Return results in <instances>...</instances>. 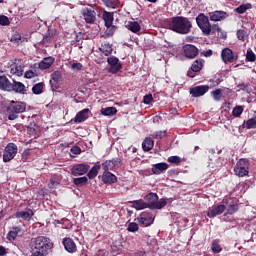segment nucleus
<instances>
[{
  "label": "nucleus",
  "mask_w": 256,
  "mask_h": 256,
  "mask_svg": "<svg viewBox=\"0 0 256 256\" xmlns=\"http://www.w3.org/2000/svg\"><path fill=\"white\" fill-rule=\"evenodd\" d=\"M19 233H21V227L15 226L8 232L6 239H8L10 242L15 241V239H17L19 236Z\"/></svg>",
  "instance_id": "25"
},
{
  "label": "nucleus",
  "mask_w": 256,
  "mask_h": 256,
  "mask_svg": "<svg viewBox=\"0 0 256 256\" xmlns=\"http://www.w3.org/2000/svg\"><path fill=\"white\" fill-rule=\"evenodd\" d=\"M154 139H163L165 137V131H159L152 134Z\"/></svg>",
  "instance_id": "57"
},
{
  "label": "nucleus",
  "mask_w": 256,
  "mask_h": 256,
  "mask_svg": "<svg viewBox=\"0 0 256 256\" xmlns=\"http://www.w3.org/2000/svg\"><path fill=\"white\" fill-rule=\"evenodd\" d=\"M104 3L110 9H117L119 7V0H104Z\"/></svg>",
  "instance_id": "44"
},
{
  "label": "nucleus",
  "mask_w": 256,
  "mask_h": 256,
  "mask_svg": "<svg viewBox=\"0 0 256 256\" xmlns=\"http://www.w3.org/2000/svg\"><path fill=\"white\" fill-rule=\"evenodd\" d=\"M102 19L105 22V26L107 27V29H109V27H113V12H107L104 11L103 15H102Z\"/></svg>",
  "instance_id": "24"
},
{
  "label": "nucleus",
  "mask_w": 256,
  "mask_h": 256,
  "mask_svg": "<svg viewBox=\"0 0 256 256\" xmlns=\"http://www.w3.org/2000/svg\"><path fill=\"white\" fill-rule=\"evenodd\" d=\"M87 181H89V179H87L86 176L73 179L74 185H77V186L87 185Z\"/></svg>",
  "instance_id": "43"
},
{
  "label": "nucleus",
  "mask_w": 256,
  "mask_h": 256,
  "mask_svg": "<svg viewBox=\"0 0 256 256\" xmlns=\"http://www.w3.org/2000/svg\"><path fill=\"white\" fill-rule=\"evenodd\" d=\"M29 247L31 256H47L53 251V242L47 236H37L30 240Z\"/></svg>",
  "instance_id": "1"
},
{
  "label": "nucleus",
  "mask_w": 256,
  "mask_h": 256,
  "mask_svg": "<svg viewBox=\"0 0 256 256\" xmlns=\"http://www.w3.org/2000/svg\"><path fill=\"white\" fill-rule=\"evenodd\" d=\"M101 114L105 117H113V115H117V108L115 107H106L101 109Z\"/></svg>",
  "instance_id": "32"
},
{
  "label": "nucleus",
  "mask_w": 256,
  "mask_h": 256,
  "mask_svg": "<svg viewBox=\"0 0 256 256\" xmlns=\"http://www.w3.org/2000/svg\"><path fill=\"white\" fill-rule=\"evenodd\" d=\"M127 231H129L130 233H137V231H139V224L135 222L129 223L127 227Z\"/></svg>",
  "instance_id": "48"
},
{
  "label": "nucleus",
  "mask_w": 256,
  "mask_h": 256,
  "mask_svg": "<svg viewBox=\"0 0 256 256\" xmlns=\"http://www.w3.org/2000/svg\"><path fill=\"white\" fill-rule=\"evenodd\" d=\"M219 31H221V28L219 27V25L214 24V25H210V34L212 33V35H215V33H219Z\"/></svg>",
  "instance_id": "55"
},
{
  "label": "nucleus",
  "mask_w": 256,
  "mask_h": 256,
  "mask_svg": "<svg viewBox=\"0 0 256 256\" xmlns=\"http://www.w3.org/2000/svg\"><path fill=\"white\" fill-rule=\"evenodd\" d=\"M132 207H134V209H136L137 211H141L142 209H149V205L147 204V202L141 199L132 201Z\"/></svg>",
  "instance_id": "28"
},
{
  "label": "nucleus",
  "mask_w": 256,
  "mask_h": 256,
  "mask_svg": "<svg viewBox=\"0 0 256 256\" xmlns=\"http://www.w3.org/2000/svg\"><path fill=\"white\" fill-rule=\"evenodd\" d=\"M246 59H247V61H250L251 63L256 61L255 53H253V51L251 49L247 50Z\"/></svg>",
  "instance_id": "49"
},
{
  "label": "nucleus",
  "mask_w": 256,
  "mask_h": 256,
  "mask_svg": "<svg viewBox=\"0 0 256 256\" xmlns=\"http://www.w3.org/2000/svg\"><path fill=\"white\" fill-rule=\"evenodd\" d=\"M101 170V165H94L88 172L87 177L89 179H95L97 175H99V171Z\"/></svg>",
  "instance_id": "34"
},
{
  "label": "nucleus",
  "mask_w": 256,
  "mask_h": 256,
  "mask_svg": "<svg viewBox=\"0 0 256 256\" xmlns=\"http://www.w3.org/2000/svg\"><path fill=\"white\" fill-rule=\"evenodd\" d=\"M221 59L223 63H235L237 61L238 56L237 53L233 52L230 48H224L221 51Z\"/></svg>",
  "instance_id": "8"
},
{
  "label": "nucleus",
  "mask_w": 256,
  "mask_h": 256,
  "mask_svg": "<svg viewBox=\"0 0 256 256\" xmlns=\"http://www.w3.org/2000/svg\"><path fill=\"white\" fill-rule=\"evenodd\" d=\"M181 157L179 156H170L168 157V163H173L174 165H179L181 163Z\"/></svg>",
  "instance_id": "50"
},
{
  "label": "nucleus",
  "mask_w": 256,
  "mask_h": 256,
  "mask_svg": "<svg viewBox=\"0 0 256 256\" xmlns=\"http://www.w3.org/2000/svg\"><path fill=\"white\" fill-rule=\"evenodd\" d=\"M89 169H91V166H89V164H76L72 167L71 173L72 175H74V177H79V175H85V173H87Z\"/></svg>",
  "instance_id": "10"
},
{
  "label": "nucleus",
  "mask_w": 256,
  "mask_h": 256,
  "mask_svg": "<svg viewBox=\"0 0 256 256\" xmlns=\"http://www.w3.org/2000/svg\"><path fill=\"white\" fill-rule=\"evenodd\" d=\"M102 167L104 171H112V169H115V161L107 160L102 164Z\"/></svg>",
  "instance_id": "40"
},
{
  "label": "nucleus",
  "mask_w": 256,
  "mask_h": 256,
  "mask_svg": "<svg viewBox=\"0 0 256 256\" xmlns=\"http://www.w3.org/2000/svg\"><path fill=\"white\" fill-rule=\"evenodd\" d=\"M245 37H247V32L245 30H238L237 31V38L240 40V41H244L245 40Z\"/></svg>",
  "instance_id": "54"
},
{
  "label": "nucleus",
  "mask_w": 256,
  "mask_h": 256,
  "mask_svg": "<svg viewBox=\"0 0 256 256\" xmlns=\"http://www.w3.org/2000/svg\"><path fill=\"white\" fill-rule=\"evenodd\" d=\"M167 169H169V164L165 162H161V163L152 165L151 170L154 175H161V173H163L164 171H167Z\"/></svg>",
  "instance_id": "18"
},
{
  "label": "nucleus",
  "mask_w": 256,
  "mask_h": 256,
  "mask_svg": "<svg viewBox=\"0 0 256 256\" xmlns=\"http://www.w3.org/2000/svg\"><path fill=\"white\" fill-rule=\"evenodd\" d=\"M11 23V21H9V17L5 16V15H1L0 16V25H3L4 27L9 25Z\"/></svg>",
  "instance_id": "52"
},
{
  "label": "nucleus",
  "mask_w": 256,
  "mask_h": 256,
  "mask_svg": "<svg viewBox=\"0 0 256 256\" xmlns=\"http://www.w3.org/2000/svg\"><path fill=\"white\" fill-rule=\"evenodd\" d=\"M12 91H15L16 93L25 94V84L22 82H14L11 84Z\"/></svg>",
  "instance_id": "29"
},
{
  "label": "nucleus",
  "mask_w": 256,
  "mask_h": 256,
  "mask_svg": "<svg viewBox=\"0 0 256 256\" xmlns=\"http://www.w3.org/2000/svg\"><path fill=\"white\" fill-rule=\"evenodd\" d=\"M169 27L175 33H180L181 35H187L189 31H191V21L189 18H185L183 16H177L171 19Z\"/></svg>",
  "instance_id": "2"
},
{
  "label": "nucleus",
  "mask_w": 256,
  "mask_h": 256,
  "mask_svg": "<svg viewBox=\"0 0 256 256\" xmlns=\"http://www.w3.org/2000/svg\"><path fill=\"white\" fill-rule=\"evenodd\" d=\"M10 41L11 43L19 47L21 43H23V37L21 36V33H15L14 35H12Z\"/></svg>",
  "instance_id": "36"
},
{
  "label": "nucleus",
  "mask_w": 256,
  "mask_h": 256,
  "mask_svg": "<svg viewBox=\"0 0 256 256\" xmlns=\"http://www.w3.org/2000/svg\"><path fill=\"white\" fill-rule=\"evenodd\" d=\"M225 204H219L217 206H213L212 208H209L207 212V217L210 219H213V217H217V215H221L225 212Z\"/></svg>",
  "instance_id": "15"
},
{
  "label": "nucleus",
  "mask_w": 256,
  "mask_h": 256,
  "mask_svg": "<svg viewBox=\"0 0 256 256\" xmlns=\"http://www.w3.org/2000/svg\"><path fill=\"white\" fill-rule=\"evenodd\" d=\"M6 253H7V249H5V247L0 245V256H5Z\"/></svg>",
  "instance_id": "64"
},
{
  "label": "nucleus",
  "mask_w": 256,
  "mask_h": 256,
  "mask_svg": "<svg viewBox=\"0 0 256 256\" xmlns=\"http://www.w3.org/2000/svg\"><path fill=\"white\" fill-rule=\"evenodd\" d=\"M218 37H220V39H227V32L220 29Z\"/></svg>",
  "instance_id": "60"
},
{
  "label": "nucleus",
  "mask_w": 256,
  "mask_h": 256,
  "mask_svg": "<svg viewBox=\"0 0 256 256\" xmlns=\"http://www.w3.org/2000/svg\"><path fill=\"white\" fill-rule=\"evenodd\" d=\"M77 155H81V148L79 146H73L70 149V157L74 159Z\"/></svg>",
  "instance_id": "47"
},
{
  "label": "nucleus",
  "mask_w": 256,
  "mask_h": 256,
  "mask_svg": "<svg viewBox=\"0 0 256 256\" xmlns=\"http://www.w3.org/2000/svg\"><path fill=\"white\" fill-rule=\"evenodd\" d=\"M204 57H211L213 55V50H206L203 52Z\"/></svg>",
  "instance_id": "63"
},
{
  "label": "nucleus",
  "mask_w": 256,
  "mask_h": 256,
  "mask_svg": "<svg viewBox=\"0 0 256 256\" xmlns=\"http://www.w3.org/2000/svg\"><path fill=\"white\" fill-rule=\"evenodd\" d=\"M211 249L213 253H221V251H223V248L219 245V240H214L212 242Z\"/></svg>",
  "instance_id": "45"
},
{
  "label": "nucleus",
  "mask_w": 256,
  "mask_h": 256,
  "mask_svg": "<svg viewBox=\"0 0 256 256\" xmlns=\"http://www.w3.org/2000/svg\"><path fill=\"white\" fill-rule=\"evenodd\" d=\"M63 85V74L60 71H55L51 74L50 87L52 91H57Z\"/></svg>",
  "instance_id": "7"
},
{
  "label": "nucleus",
  "mask_w": 256,
  "mask_h": 256,
  "mask_svg": "<svg viewBox=\"0 0 256 256\" xmlns=\"http://www.w3.org/2000/svg\"><path fill=\"white\" fill-rule=\"evenodd\" d=\"M89 113H91L89 108L83 109L82 111L76 114L74 121L76 123H83V121H87V119H89Z\"/></svg>",
  "instance_id": "19"
},
{
  "label": "nucleus",
  "mask_w": 256,
  "mask_h": 256,
  "mask_svg": "<svg viewBox=\"0 0 256 256\" xmlns=\"http://www.w3.org/2000/svg\"><path fill=\"white\" fill-rule=\"evenodd\" d=\"M238 209H239V206L237 204H229L227 213L228 215H233V213H236Z\"/></svg>",
  "instance_id": "51"
},
{
  "label": "nucleus",
  "mask_w": 256,
  "mask_h": 256,
  "mask_svg": "<svg viewBox=\"0 0 256 256\" xmlns=\"http://www.w3.org/2000/svg\"><path fill=\"white\" fill-rule=\"evenodd\" d=\"M138 221L143 227H149V225H153V215L149 212H142Z\"/></svg>",
  "instance_id": "14"
},
{
  "label": "nucleus",
  "mask_w": 256,
  "mask_h": 256,
  "mask_svg": "<svg viewBox=\"0 0 256 256\" xmlns=\"http://www.w3.org/2000/svg\"><path fill=\"white\" fill-rule=\"evenodd\" d=\"M211 95H212L214 101H221V98L223 97V90L218 88V89L212 91Z\"/></svg>",
  "instance_id": "42"
},
{
  "label": "nucleus",
  "mask_w": 256,
  "mask_h": 256,
  "mask_svg": "<svg viewBox=\"0 0 256 256\" xmlns=\"http://www.w3.org/2000/svg\"><path fill=\"white\" fill-rule=\"evenodd\" d=\"M234 172L238 177L249 175V160L245 158L240 159L234 168Z\"/></svg>",
  "instance_id": "5"
},
{
  "label": "nucleus",
  "mask_w": 256,
  "mask_h": 256,
  "mask_svg": "<svg viewBox=\"0 0 256 256\" xmlns=\"http://www.w3.org/2000/svg\"><path fill=\"white\" fill-rule=\"evenodd\" d=\"M53 63H55V58L47 57L39 62L38 67L39 69H41V71H45V69H49L51 65H53Z\"/></svg>",
  "instance_id": "22"
},
{
  "label": "nucleus",
  "mask_w": 256,
  "mask_h": 256,
  "mask_svg": "<svg viewBox=\"0 0 256 256\" xmlns=\"http://www.w3.org/2000/svg\"><path fill=\"white\" fill-rule=\"evenodd\" d=\"M102 181L103 183H116L117 182V176H115L111 172H104L102 175Z\"/></svg>",
  "instance_id": "27"
},
{
  "label": "nucleus",
  "mask_w": 256,
  "mask_h": 256,
  "mask_svg": "<svg viewBox=\"0 0 256 256\" xmlns=\"http://www.w3.org/2000/svg\"><path fill=\"white\" fill-rule=\"evenodd\" d=\"M252 5L250 3L242 4L238 6L235 11L236 13H239L240 15H243L247 9H251Z\"/></svg>",
  "instance_id": "39"
},
{
  "label": "nucleus",
  "mask_w": 256,
  "mask_h": 256,
  "mask_svg": "<svg viewBox=\"0 0 256 256\" xmlns=\"http://www.w3.org/2000/svg\"><path fill=\"white\" fill-rule=\"evenodd\" d=\"M210 21H223L227 19V12L225 11H214L209 14Z\"/></svg>",
  "instance_id": "20"
},
{
  "label": "nucleus",
  "mask_w": 256,
  "mask_h": 256,
  "mask_svg": "<svg viewBox=\"0 0 256 256\" xmlns=\"http://www.w3.org/2000/svg\"><path fill=\"white\" fill-rule=\"evenodd\" d=\"M151 101H153V95L148 94L144 96L143 103H145V105H150Z\"/></svg>",
  "instance_id": "58"
},
{
  "label": "nucleus",
  "mask_w": 256,
  "mask_h": 256,
  "mask_svg": "<svg viewBox=\"0 0 256 256\" xmlns=\"http://www.w3.org/2000/svg\"><path fill=\"white\" fill-rule=\"evenodd\" d=\"M243 111H244L243 106H236L232 110V115L233 117H241V115L243 114Z\"/></svg>",
  "instance_id": "46"
},
{
  "label": "nucleus",
  "mask_w": 256,
  "mask_h": 256,
  "mask_svg": "<svg viewBox=\"0 0 256 256\" xmlns=\"http://www.w3.org/2000/svg\"><path fill=\"white\" fill-rule=\"evenodd\" d=\"M153 145H155V143L153 142V139H151V138H146V139L142 142L143 151H151V149H153Z\"/></svg>",
  "instance_id": "35"
},
{
  "label": "nucleus",
  "mask_w": 256,
  "mask_h": 256,
  "mask_svg": "<svg viewBox=\"0 0 256 256\" xmlns=\"http://www.w3.org/2000/svg\"><path fill=\"white\" fill-rule=\"evenodd\" d=\"M205 64V60L203 59H197L194 61V63L191 66V70L188 71L187 75L188 77H195V73H199L201 69H203V65Z\"/></svg>",
  "instance_id": "13"
},
{
  "label": "nucleus",
  "mask_w": 256,
  "mask_h": 256,
  "mask_svg": "<svg viewBox=\"0 0 256 256\" xmlns=\"http://www.w3.org/2000/svg\"><path fill=\"white\" fill-rule=\"evenodd\" d=\"M27 105L24 102L11 101L7 107V115L9 121H15L19 117V113H25Z\"/></svg>",
  "instance_id": "3"
},
{
  "label": "nucleus",
  "mask_w": 256,
  "mask_h": 256,
  "mask_svg": "<svg viewBox=\"0 0 256 256\" xmlns=\"http://www.w3.org/2000/svg\"><path fill=\"white\" fill-rule=\"evenodd\" d=\"M23 65L14 64L11 66L10 73L12 75H17V77H21L23 75Z\"/></svg>",
  "instance_id": "33"
},
{
  "label": "nucleus",
  "mask_w": 256,
  "mask_h": 256,
  "mask_svg": "<svg viewBox=\"0 0 256 256\" xmlns=\"http://www.w3.org/2000/svg\"><path fill=\"white\" fill-rule=\"evenodd\" d=\"M0 89L11 91V82L6 76H0Z\"/></svg>",
  "instance_id": "31"
},
{
  "label": "nucleus",
  "mask_w": 256,
  "mask_h": 256,
  "mask_svg": "<svg viewBox=\"0 0 256 256\" xmlns=\"http://www.w3.org/2000/svg\"><path fill=\"white\" fill-rule=\"evenodd\" d=\"M196 23L203 35H211V23H209V18L205 14H199L196 17Z\"/></svg>",
  "instance_id": "4"
},
{
  "label": "nucleus",
  "mask_w": 256,
  "mask_h": 256,
  "mask_svg": "<svg viewBox=\"0 0 256 256\" xmlns=\"http://www.w3.org/2000/svg\"><path fill=\"white\" fill-rule=\"evenodd\" d=\"M44 87L45 83L39 82L32 87V93H34V95H41V93H43Z\"/></svg>",
  "instance_id": "37"
},
{
  "label": "nucleus",
  "mask_w": 256,
  "mask_h": 256,
  "mask_svg": "<svg viewBox=\"0 0 256 256\" xmlns=\"http://www.w3.org/2000/svg\"><path fill=\"white\" fill-rule=\"evenodd\" d=\"M101 53L105 55L106 57H109L113 53V48L111 47V44L104 42L101 47L99 48Z\"/></svg>",
  "instance_id": "30"
},
{
  "label": "nucleus",
  "mask_w": 256,
  "mask_h": 256,
  "mask_svg": "<svg viewBox=\"0 0 256 256\" xmlns=\"http://www.w3.org/2000/svg\"><path fill=\"white\" fill-rule=\"evenodd\" d=\"M65 250L68 251V253H75L77 251V245L71 238L65 239Z\"/></svg>",
  "instance_id": "26"
},
{
  "label": "nucleus",
  "mask_w": 256,
  "mask_h": 256,
  "mask_svg": "<svg viewBox=\"0 0 256 256\" xmlns=\"http://www.w3.org/2000/svg\"><path fill=\"white\" fill-rule=\"evenodd\" d=\"M24 77L26 79H33V77H37V72H34L33 70H28L25 72Z\"/></svg>",
  "instance_id": "53"
},
{
  "label": "nucleus",
  "mask_w": 256,
  "mask_h": 256,
  "mask_svg": "<svg viewBox=\"0 0 256 256\" xmlns=\"http://www.w3.org/2000/svg\"><path fill=\"white\" fill-rule=\"evenodd\" d=\"M167 205V199L162 198L160 200H157L154 204V206L152 207V209H163V207H165Z\"/></svg>",
  "instance_id": "41"
},
{
  "label": "nucleus",
  "mask_w": 256,
  "mask_h": 256,
  "mask_svg": "<svg viewBox=\"0 0 256 256\" xmlns=\"http://www.w3.org/2000/svg\"><path fill=\"white\" fill-rule=\"evenodd\" d=\"M81 69H83V64H81V63H73L71 65L72 71H81Z\"/></svg>",
  "instance_id": "56"
},
{
  "label": "nucleus",
  "mask_w": 256,
  "mask_h": 256,
  "mask_svg": "<svg viewBox=\"0 0 256 256\" xmlns=\"http://www.w3.org/2000/svg\"><path fill=\"white\" fill-rule=\"evenodd\" d=\"M145 201H147L148 209H153L156 201H159V196L156 193H149L144 197Z\"/></svg>",
  "instance_id": "21"
},
{
  "label": "nucleus",
  "mask_w": 256,
  "mask_h": 256,
  "mask_svg": "<svg viewBox=\"0 0 256 256\" xmlns=\"http://www.w3.org/2000/svg\"><path fill=\"white\" fill-rule=\"evenodd\" d=\"M17 151H18V148L15 143H8L4 149L3 162L9 163V161H12V159H15V156L17 155Z\"/></svg>",
  "instance_id": "6"
},
{
  "label": "nucleus",
  "mask_w": 256,
  "mask_h": 256,
  "mask_svg": "<svg viewBox=\"0 0 256 256\" xmlns=\"http://www.w3.org/2000/svg\"><path fill=\"white\" fill-rule=\"evenodd\" d=\"M107 63L110 65L108 71L109 73H119L121 71V63H119V58L112 56L108 57Z\"/></svg>",
  "instance_id": "11"
},
{
  "label": "nucleus",
  "mask_w": 256,
  "mask_h": 256,
  "mask_svg": "<svg viewBox=\"0 0 256 256\" xmlns=\"http://www.w3.org/2000/svg\"><path fill=\"white\" fill-rule=\"evenodd\" d=\"M60 183L61 179L57 176H53L48 183V187L49 189H55V187H57V185H59Z\"/></svg>",
  "instance_id": "38"
},
{
  "label": "nucleus",
  "mask_w": 256,
  "mask_h": 256,
  "mask_svg": "<svg viewBox=\"0 0 256 256\" xmlns=\"http://www.w3.org/2000/svg\"><path fill=\"white\" fill-rule=\"evenodd\" d=\"M207 91H209V86H196L190 89V95L192 97H203Z\"/></svg>",
  "instance_id": "17"
},
{
  "label": "nucleus",
  "mask_w": 256,
  "mask_h": 256,
  "mask_svg": "<svg viewBox=\"0 0 256 256\" xmlns=\"http://www.w3.org/2000/svg\"><path fill=\"white\" fill-rule=\"evenodd\" d=\"M38 195H39L40 197H42V199H45V195H47V190H46V189H40V190L38 191Z\"/></svg>",
  "instance_id": "62"
},
{
  "label": "nucleus",
  "mask_w": 256,
  "mask_h": 256,
  "mask_svg": "<svg viewBox=\"0 0 256 256\" xmlns=\"http://www.w3.org/2000/svg\"><path fill=\"white\" fill-rule=\"evenodd\" d=\"M125 27L132 33H139V31H141V24H139L137 21H128L126 22Z\"/></svg>",
  "instance_id": "23"
},
{
  "label": "nucleus",
  "mask_w": 256,
  "mask_h": 256,
  "mask_svg": "<svg viewBox=\"0 0 256 256\" xmlns=\"http://www.w3.org/2000/svg\"><path fill=\"white\" fill-rule=\"evenodd\" d=\"M183 53L188 59H195L199 55V49L191 44H186L183 46Z\"/></svg>",
  "instance_id": "12"
},
{
  "label": "nucleus",
  "mask_w": 256,
  "mask_h": 256,
  "mask_svg": "<svg viewBox=\"0 0 256 256\" xmlns=\"http://www.w3.org/2000/svg\"><path fill=\"white\" fill-rule=\"evenodd\" d=\"M33 215H35V212H33V210L30 208H26V210L17 211L15 213L16 219H23V221L33 219Z\"/></svg>",
  "instance_id": "16"
},
{
  "label": "nucleus",
  "mask_w": 256,
  "mask_h": 256,
  "mask_svg": "<svg viewBox=\"0 0 256 256\" xmlns=\"http://www.w3.org/2000/svg\"><path fill=\"white\" fill-rule=\"evenodd\" d=\"M82 16L86 23L93 24L97 20V12L91 8L82 9Z\"/></svg>",
  "instance_id": "9"
},
{
  "label": "nucleus",
  "mask_w": 256,
  "mask_h": 256,
  "mask_svg": "<svg viewBox=\"0 0 256 256\" xmlns=\"http://www.w3.org/2000/svg\"><path fill=\"white\" fill-rule=\"evenodd\" d=\"M64 223H65V220L62 218L61 220H54V225H55V227H60L59 225H64Z\"/></svg>",
  "instance_id": "61"
},
{
  "label": "nucleus",
  "mask_w": 256,
  "mask_h": 256,
  "mask_svg": "<svg viewBox=\"0 0 256 256\" xmlns=\"http://www.w3.org/2000/svg\"><path fill=\"white\" fill-rule=\"evenodd\" d=\"M53 41V35L48 34L43 37V43H51Z\"/></svg>",
  "instance_id": "59"
}]
</instances>
